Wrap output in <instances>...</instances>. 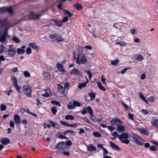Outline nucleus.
Listing matches in <instances>:
<instances>
[{"label":"nucleus","mask_w":158,"mask_h":158,"mask_svg":"<svg viewBox=\"0 0 158 158\" xmlns=\"http://www.w3.org/2000/svg\"><path fill=\"white\" fill-rule=\"evenodd\" d=\"M103 149V154L104 155L106 156V155L108 153V151L105 148H104Z\"/></svg>","instance_id":"nucleus-52"},{"label":"nucleus","mask_w":158,"mask_h":158,"mask_svg":"<svg viewBox=\"0 0 158 158\" xmlns=\"http://www.w3.org/2000/svg\"><path fill=\"white\" fill-rule=\"evenodd\" d=\"M51 103L53 105H55L58 106H60V103L58 101H52Z\"/></svg>","instance_id":"nucleus-39"},{"label":"nucleus","mask_w":158,"mask_h":158,"mask_svg":"<svg viewBox=\"0 0 158 158\" xmlns=\"http://www.w3.org/2000/svg\"><path fill=\"white\" fill-rule=\"evenodd\" d=\"M97 85L98 88L104 91L106 90V89L102 85L101 83L100 82H98Z\"/></svg>","instance_id":"nucleus-30"},{"label":"nucleus","mask_w":158,"mask_h":158,"mask_svg":"<svg viewBox=\"0 0 158 158\" xmlns=\"http://www.w3.org/2000/svg\"><path fill=\"white\" fill-rule=\"evenodd\" d=\"M51 111L53 114H55L57 112V110L55 106H53L51 109Z\"/></svg>","instance_id":"nucleus-40"},{"label":"nucleus","mask_w":158,"mask_h":158,"mask_svg":"<svg viewBox=\"0 0 158 158\" xmlns=\"http://www.w3.org/2000/svg\"><path fill=\"white\" fill-rule=\"evenodd\" d=\"M133 141L136 144L139 145H143V139L138 135L134 134L132 136Z\"/></svg>","instance_id":"nucleus-4"},{"label":"nucleus","mask_w":158,"mask_h":158,"mask_svg":"<svg viewBox=\"0 0 158 158\" xmlns=\"http://www.w3.org/2000/svg\"><path fill=\"white\" fill-rule=\"evenodd\" d=\"M23 74L24 76L26 77H30L31 76L30 73L27 71H25Z\"/></svg>","instance_id":"nucleus-41"},{"label":"nucleus","mask_w":158,"mask_h":158,"mask_svg":"<svg viewBox=\"0 0 158 158\" xmlns=\"http://www.w3.org/2000/svg\"><path fill=\"white\" fill-rule=\"evenodd\" d=\"M58 91L59 92L61 93L63 95H66V90L65 89L63 88V86H62L60 85H59L58 86Z\"/></svg>","instance_id":"nucleus-14"},{"label":"nucleus","mask_w":158,"mask_h":158,"mask_svg":"<svg viewBox=\"0 0 158 158\" xmlns=\"http://www.w3.org/2000/svg\"><path fill=\"white\" fill-rule=\"evenodd\" d=\"M128 134L127 133H123L118 136L119 139L122 140V139H127L128 138Z\"/></svg>","instance_id":"nucleus-18"},{"label":"nucleus","mask_w":158,"mask_h":158,"mask_svg":"<svg viewBox=\"0 0 158 158\" xmlns=\"http://www.w3.org/2000/svg\"><path fill=\"white\" fill-rule=\"evenodd\" d=\"M87 61L85 54L81 52H79L77 54L76 59V62L77 64H84Z\"/></svg>","instance_id":"nucleus-2"},{"label":"nucleus","mask_w":158,"mask_h":158,"mask_svg":"<svg viewBox=\"0 0 158 158\" xmlns=\"http://www.w3.org/2000/svg\"><path fill=\"white\" fill-rule=\"evenodd\" d=\"M128 69V68H125L123 69L120 72V73L122 74H123Z\"/></svg>","instance_id":"nucleus-62"},{"label":"nucleus","mask_w":158,"mask_h":158,"mask_svg":"<svg viewBox=\"0 0 158 158\" xmlns=\"http://www.w3.org/2000/svg\"><path fill=\"white\" fill-rule=\"evenodd\" d=\"M7 12L10 14H13L14 11L11 7L4 6L0 7V13Z\"/></svg>","instance_id":"nucleus-6"},{"label":"nucleus","mask_w":158,"mask_h":158,"mask_svg":"<svg viewBox=\"0 0 158 158\" xmlns=\"http://www.w3.org/2000/svg\"><path fill=\"white\" fill-rule=\"evenodd\" d=\"M87 113H89L90 115L91 116V119L93 120V118L94 117V116L93 111L92 108L89 106H88Z\"/></svg>","instance_id":"nucleus-19"},{"label":"nucleus","mask_w":158,"mask_h":158,"mask_svg":"<svg viewBox=\"0 0 158 158\" xmlns=\"http://www.w3.org/2000/svg\"><path fill=\"white\" fill-rule=\"evenodd\" d=\"M42 15L41 14H39L38 15L35 14H32L31 15V17L33 19H37L39 17L41 16Z\"/></svg>","instance_id":"nucleus-29"},{"label":"nucleus","mask_w":158,"mask_h":158,"mask_svg":"<svg viewBox=\"0 0 158 158\" xmlns=\"http://www.w3.org/2000/svg\"><path fill=\"white\" fill-rule=\"evenodd\" d=\"M12 82L14 83V86L16 85H17V79L16 77L13 76L12 77Z\"/></svg>","instance_id":"nucleus-35"},{"label":"nucleus","mask_w":158,"mask_h":158,"mask_svg":"<svg viewBox=\"0 0 158 158\" xmlns=\"http://www.w3.org/2000/svg\"><path fill=\"white\" fill-rule=\"evenodd\" d=\"M150 149L151 151H156L157 150L156 147L154 146H152L150 147Z\"/></svg>","instance_id":"nucleus-55"},{"label":"nucleus","mask_w":158,"mask_h":158,"mask_svg":"<svg viewBox=\"0 0 158 158\" xmlns=\"http://www.w3.org/2000/svg\"><path fill=\"white\" fill-rule=\"evenodd\" d=\"M133 57L135 60L139 61H142L144 59L143 56L141 54L135 55Z\"/></svg>","instance_id":"nucleus-11"},{"label":"nucleus","mask_w":158,"mask_h":158,"mask_svg":"<svg viewBox=\"0 0 158 158\" xmlns=\"http://www.w3.org/2000/svg\"><path fill=\"white\" fill-rule=\"evenodd\" d=\"M65 119L66 120H73L75 119L74 116L71 115H68L65 116Z\"/></svg>","instance_id":"nucleus-31"},{"label":"nucleus","mask_w":158,"mask_h":158,"mask_svg":"<svg viewBox=\"0 0 158 158\" xmlns=\"http://www.w3.org/2000/svg\"><path fill=\"white\" fill-rule=\"evenodd\" d=\"M6 106L3 104H1L0 106V110L2 111H4L6 109Z\"/></svg>","instance_id":"nucleus-45"},{"label":"nucleus","mask_w":158,"mask_h":158,"mask_svg":"<svg viewBox=\"0 0 158 158\" xmlns=\"http://www.w3.org/2000/svg\"><path fill=\"white\" fill-rule=\"evenodd\" d=\"M23 92L24 94L28 97H31V96L32 94L31 93V87L26 85L23 87Z\"/></svg>","instance_id":"nucleus-5"},{"label":"nucleus","mask_w":158,"mask_h":158,"mask_svg":"<svg viewBox=\"0 0 158 158\" xmlns=\"http://www.w3.org/2000/svg\"><path fill=\"white\" fill-rule=\"evenodd\" d=\"M73 102L74 104L75 107L76 106H80L81 105V104L80 102L77 101H73Z\"/></svg>","instance_id":"nucleus-42"},{"label":"nucleus","mask_w":158,"mask_h":158,"mask_svg":"<svg viewBox=\"0 0 158 158\" xmlns=\"http://www.w3.org/2000/svg\"><path fill=\"white\" fill-rule=\"evenodd\" d=\"M4 51L3 46V45H1L0 46V53H3Z\"/></svg>","instance_id":"nucleus-61"},{"label":"nucleus","mask_w":158,"mask_h":158,"mask_svg":"<svg viewBox=\"0 0 158 158\" xmlns=\"http://www.w3.org/2000/svg\"><path fill=\"white\" fill-rule=\"evenodd\" d=\"M87 73H88L89 75V79L91 78L92 77V74L91 73L90 70L89 69H87L86 71Z\"/></svg>","instance_id":"nucleus-51"},{"label":"nucleus","mask_w":158,"mask_h":158,"mask_svg":"<svg viewBox=\"0 0 158 158\" xmlns=\"http://www.w3.org/2000/svg\"><path fill=\"white\" fill-rule=\"evenodd\" d=\"M88 107L84 108L82 110L81 113L82 114L84 115L86 114L87 112L88 111Z\"/></svg>","instance_id":"nucleus-44"},{"label":"nucleus","mask_w":158,"mask_h":158,"mask_svg":"<svg viewBox=\"0 0 158 158\" xmlns=\"http://www.w3.org/2000/svg\"><path fill=\"white\" fill-rule=\"evenodd\" d=\"M16 50L12 48H10L8 50V55L9 56L13 57L16 53Z\"/></svg>","instance_id":"nucleus-10"},{"label":"nucleus","mask_w":158,"mask_h":158,"mask_svg":"<svg viewBox=\"0 0 158 158\" xmlns=\"http://www.w3.org/2000/svg\"><path fill=\"white\" fill-rule=\"evenodd\" d=\"M64 12L65 14L68 15L69 16H71L72 15V14L68 10H65Z\"/></svg>","instance_id":"nucleus-57"},{"label":"nucleus","mask_w":158,"mask_h":158,"mask_svg":"<svg viewBox=\"0 0 158 158\" xmlns=\"http://www.w3.org/2000/svg\"><path fill=\"white\" fill-rule=\"evenodd\" d=\"M49 37L54 41L59 42L64 40L63 38L61 37V35L59 33H54L50 35Z\"/></svg>","instance_id":"nucleus-3"},{"label":"nucleus","mask_w":158,"mask_h":158,"mask_svg":"<svg viewBox=\"0 0 158 158\" xmlns=\"http://www.w3.org/2000/svg\"><path fill=\"white\" fill-rule=\"evenodd\" d=\"M26 52L27 54H30L31 52V49L30 48L28 47L27 48Z\"/></svg>","instance_id":"nucleus-48"},{"label":"nucleus","mask_w":158,"mask_h":158,"mask_svg":"<svg viewBox=\"0 0 158 158\" xmlns=\"http://www.w3.org/2000/svg\"><path fill=\"white\" fill-rule=\"evenodd\" d=\"M109 143L110 144V147L114 150L116 151H120V148L119 147L115 144L114 143L111 142H109Z\"/></svg>","instance_id":"nucleus-13"},{"label":"nucleus","mask_w":158,"mask_h":158,"mask_svg":"<svg viewBox=\"0 0 158 158\" xmlns=\"http://www.w3.org/2000/svg\"><path fill=\"white\" fill-rule=\"evenodd\" d=\"M49 121L51 123L52 127L56 128H59V125L57 124L56 122H53L51 120H49Z\"/></svg>","instance_id":"nucleus-25"},{"label":"nucleus","mask_w":158,"mask_h":158,"mask_svg":"<svg viewBox=\"0 0 158 158\" xmlns=\"http://www.w3.org/2000/svg\"><path fill=\"white\" fill-rule=\"evenodd\" d=\"M12 40L18 43H19L20 41V40L16 36L13 37L12 38Z\"/></svg>","instance_id":"nucleus-34"},{"label":"nucleus","mask_w":158,"mask_h":158,"mask_svg":"<svg viewBox=\"0 0 158 158\" xmlns=\"http://www.w3.org/2000/svg\"><path fill=\"white\" fill-rule=\"evenodd\" d=\"M56 148L58 149L57 153H61V152H63V151H66L69 149V148L66 146L64 142L62 141L59 143Z\"/></svg>","instance_id":"nucleus-1"},{"label":"nucleus","mask_w":158,"mask_h":158,"mask_svg":"<svg viewBox=\"0 0 158 158\" xmlns=\"http://www.w3.org/2000/svg\"><path fill=\"white\" fill-rule=\"evenodd\" d=\"M112 135L113 137H115V138H116L118 136V134L116 131L113 132V133L112 134Z\"/></svg>","instance_id":"nucleus-56"},{"label":"nucleus","mask_w":158,"mask_h":158,"mask_svg":"<svg viewBox=\"0 0 158 158\" xmlns=\"http://www.w3.org/2000/svg\"><path fill=\"white\" fill-rule=\"evenodd\" d=\"M25 52V50L21 48H18L17 50V52L18 54L24 53Z\"/></svg>","instance_id":"nucleus-38"},{"label":"nucleus","mask_w":158,"mask_h":158,"mask_svg":"<svg viewBox=\"0 0 158 158\" xmlns=\"http://www.w3.org/2000/svg\"><path fill=\"white\" fill-rule=\"evenodd\" d=\"M65 144L66 146H70L72 144V143L70 140H68L66 142Z\"/></svg>","instance_id":"nucleus-53"},{"label":"nucleus","mask_w":158,"mask_h":158,"mask_svg":"<svg viewBox=\"0 0 158 158\" xmlns=\"http://www.w3.org/2000/svg\"><path fill=\"white\" fill-rule=\"evenodd\" d=\"M148 100L151 102H153L154 101L155 99L152 96H150L148 98Z\"/></svg>","instance_id":"nucleus-54"},{"label":"nucleus","mask_w":158,"mask_h":158,"mask_svg":"<svg viewBox=\"0 0 158 158\" xmlns=\"http://www.w3.org/2000/svg\"><path fill=\"white\" fill-rule=\"evenodd\" d=\"M151 123L152 126L158 128V119L152 120L151 121Z\"/></svg>","instance_id":"nucleus-21"},{"label":"nucleus","mask_w":158,"mask_h":158,"mask_svg":"<svg viewBox=\"0 0 158 158\" xmlns=\"http://www.w3.org/2000/svg\"><path fill=\"white\" fill-rule=\"evenodd\" d=\"M56 25L58 26H61L62 25V22L60 20H59L57 19H53L52 20Z\"/></svg>","instance_id":"nucleus-28"},{"label":"nucleus","mask_w":158,"mask_h":158,"mask_svg":"<svg viewBox=\"0 0 158 158\" xmlns=\"http://www.w3.org/2000/svg\"><path fill=\"white\" fill-rule=\"evenodd\" d=\"M10 126L11 127H14L15 124H14V122L13 121H10Z\"/></svg>","instance_id":"nucleus-64"},{"label":"nucleus","mask_w":158,"mask_h":158,"mask_svg":"<svg viewBox=\"0 0 158 158\" xmlns=\"http://www.w3.org/2000/svg\"><path fill=\"white\" fill-rule=\"evenodd\" d=\"M107 128L111 131H112L114 130V127L111 126H107Z\"/></svg>","instance_id":"nucleus-63"},{"label":"nucleus","mask_w":158,"mask_h":158,"mask_svg":"<svg viewBox=\"0 0 158 158\" xmlns=\"http://www.w3.org/2000/svg\"><path fill=\"white\" fill-rule=\"evenodd\" d=\"M125 129V127L124 126L120 124L117 126V130L118 132H123Z\"/></svg>","instance_id":"nucleus-20"},{"label":"nucleus","mask_w":158,"mask_h":158,"mask_svg":"<svg viewBox=\"0 0 158 158\" xmlns=\"http://www.w3.org/2000/svg\"><path fill=\"white\" fill-rule=\"evenodd\" d=\"M139 98L143 100H144L145 99V98L143 94L141 93H139Z\"/></svg>","instance_id":"nucleus-47"},{"label":"nucleus","mask_w":158,"mask_h":158,"mask_svg":"<svg viewBox=\"0 0 158 158\" xmlns=\"http://www.w3.org/2000/svg\"><path fill=\"white\" fill-rule=\"evenodd\" d=\"M86 84L85 83H83L80 84L78 86V88L79 89H81L83 87H85L86 86Z\"/></svg>","instance_id":"nucleus-43"},{"label":"nucleus","mask_w":158,"mask_h":158,"mask_svg":"<svg viewBox=\"0 0 158 158\" xmlns=\"http://www.w3.org/2000/svg\"><path fill=\"white\" fill-rule=\"evenodd\" d=\"M0 141L2 145H6L10 143V140L7 138H4L1 139Z\"/></svg>","instance_id":"nucleus-17"},{"label":"nucleus","mask_w":158,"mask_h":158,"mask_svg":"<svg viewBox=\"0 0 158 158\" xmlns=\"http://www.w3.org/2000/svg\"><path fill=\"white\" fill-rule=\"evenodd\" d=\"M56 67L58 71L60 72L63 74H65L66 71L64 69L62 64L57 63Z\"/></svg>","instance_id":"nucleus-8"},{"label":"nucleus","mask_w":158,"mask_h":158,"mask_svg":"<svg viewBox=\"0 0 158 158\" xmlns=\"http://www.w3.org/2000/svg\"><path fill=\"white\" fill-rule=\"evenodd\" d=\"M29 46L36 51L39 50V48L35 43H31L29 44Z\"/></svg>","instance_id":"nucleus-22"},{"label":"nucleus","mask_w":158,"mask_h":158,"mask_svg":"<svg viewBox=\"0 0 158 158\" xmlns=\"http://www.w3.org/2000/svg\"><path fill=\"white\" fill-rule=\"evenodd\" d=\"M119 60L118 59H116L114 60L111 61V64L113 65H116L119 62Z\"/></svg>","instance_id":"nucleus-33"},{"label":"nucleus","mask_w":158,"mask_h":158,"mask_svg":"<svg viewBox=\"0 0 158 158\" xmlns=\"http://www.w3.org/2000/svg\"><path fill=\"white\" fill-rule=\"evenodd\" d=\"M60 123L68 127L69 123L66 121H60Z\"/></svg>","instance_id":"nucleus-50"},{"label":"nucleus","mask_w":158,"mask_h":158,"mask_svg":"<svg viewBox=\"0 0 158 158\" xmlns=\"http://www.w3.org/2000/svg\"><path fill=\"white\" fill-rule=\"evenodd\" d=\"M142 112L144 114L147 115L148 114V112L146 110L143 109L142 110Z\"/></svg>","instance_id":"nucleus-60"},{"label":"nucleus","mask_w":158,"mask_h":158,"mask_svg":"<svg viewBox=\"0 0 158 158\" xmlns=\"http://www.w3.org/2000/svg\"><path fill=\"white\" fill-rule=\"evenodd\" d=\"M44 79L45 80H50L51 79V74L48 72H44L43 73Z\"/></svg>","instance_id":"nucleus-12"},{"label":"nucleus","mask_w":158,"mask_h":158,"mask_svg":"<svg viewBox=\"0 0 158 158\" xmlns=\"http://www.w3.org/2000/svg\"><path fill=\"white\" fill-rule=\"evenodd\" d=\"M89 95L91 98L90 99L91 100L94 99L95 97V94L94 93L91 92L89 94Z\"/></svg>","instance_id":"nucleus-37"},{"label":"nucleus","mask_w":158,"mask_h":158,"mask_svg":"<svg viewBox=\"0 0 158 158\" xmlns=\"http://www.w3.org/2000/svg\"><path fill=\"white\" fill-rule=\"evenodd\" d=\"M6 39V33L3 34L0 36V42L1 43L4 42Z\"/></svg>","instance_id":"nucleus-24"},{"label":"nucleus","mask_w":158,"mask_h":158,"mask_svg":"<svg viewBox=\"0 0 158 158\" xmlns=\"http://www.w3.org/2000/svg\"><path fill=\"white\" fill-rule=\"evenodd\" d=\"M93 135L96 137H100L101 136L100 133L98 132H94L93 133Z\"/></svg>","instance_id":"nucleus-36"},{"label":"nucleus","mask_w":158,"mask_h":158,"mask_svg":"<svg viewBox=\"0 0 158 158\" xmlns=\"http://www.w3.org/2000/svg\"><path fill=\"white\" fill-rule=\"evenodd\" d=\"M121 141L122 142L127 144H128L130 142L129 140L127 139H122V140Z\"/></svg>","instance_id":"nucleus-46"},{"label":"nucleus","mask_w":158,"mask_h":158,"mask_svg":"<svg viewBox=\"0 0 158 158\" xmlns=\"http://www.w3.org/2000/svg\"><path fill=\"white\" fill-rule=\"evenodd\" d=\"M128 116L130 119L132 120L134 119L133 115L131 113H129L128 114Z\"/></svg>","instance_id":"nucleus-59"},{"label":"nucleus","mask_w":158,"mask_h":158,"mask_svg":"<svg viewBox=\"0 0 158 158\" xmlns=\"http://www.w3.org/2000/svg\"><path fill=\"white\" fill-rule=\"evenodd\" d=\"M61 153H63L64 155L69 156L70 155V153L69 152H66L65 151H63V152H61Z\"/></svg>","instance_id":"nucleus-58"},{"label":"nucleus","mask_w":158,"mask_h":158,"mask_svg":"<svg viewBox=\"0 0 158 158\" xmlns=\"http://www.w3.org/2000/svg\"><path fill=\"white\" fill-rule=\"evenodd\" d=\"M74 6L75 8L78 10H81L82 8V6L78 3L75 4L74 5Z\"/></svg>","instance_id":"nucleus-32"},{"label":"nucleus","mask_w":158,"mask_h":158,"mask_svg":"<svg viewBox=\"0 0 158 158\" xmlns=\"http://www.w3.org/2000/svg\"><path fill=\"white\" fill-rule=\"evenodd\" d=\"M111 124L112 125H115L116 126L122 123V121L120 120L118 118H113L110 121Z\"/></svg>","instance_id":"nucleus-7"},{"label":"nucleus","mask_w":158,"mask_h":158,"mask_svg":"<svg viewBox=\"0 0 158 158\" xmlns=\"http://www.w3.org/2000/svg\"><path fill=\"white\" fill-rule=\"evenodd\" d=\"M14 121L15 123L19 124L21 123L20 118L19 116L17 114H15L14 116Z\"/></svg>","instance_id":"nucleus-16"},{"label":"nucleus","mask_w":158,"mask_h":158,"mask_svg":"<svg viewBox=\"0 0 158 158\" xmlns=\"http://www.w3.org/2000/svg\"><path fill=\"white\" fill-rule=\"evenodd\" d=\"M77 123H74L73 124H71L69 123L68 127H72L75 128V127H77Z\"/></svg>","instance_id":"nucleus-49"},{"label":"nucleus","mask_w":158,"mask_h":158,"mask_svg":"<svg viewBox=\"0 0 158 158\" xmlns=\"http://www.w3.org/2000/svg\"><path fill=\"white\" fill-rule=\"evenodd\" d=\"M57 137L59 138L64 139H68V138L64 135H63L61 132H59L57 135Z\"/></svg>","instance_id":"nucleus-27"},{"label":"nucleus","mask_w":158,"mask_h":158,"mask_svg":"<svg viewBox=\"0 0 158 158\" xmlns=\"http://www.w3.org/2000/svg\"><path fill=\"white\" fill-rule=\"evenodd\" d=\"M87 150L90 152L95 151L96 150V148L93 146L92 144L88 145L86 146Z\"/></svg>","instance_id":"nucleus-15"},{"label":"nucleus","mask_w":158,"mask_h":158,"mask_svg":"<svg viewBox=\"0 0 158 158\" xmlns=\"http://www.w3.org/2000/svg\"><path fill=\"white\" fill-rule=\"evenodd\" d=\"M139 131L146 135H148V130L144 128L139 129Z\"/></svg>","instance_id":"nucleus-23"},{"label":"nucleus","mask_w":158,"mask_h":158,"mask_svg":"<svg viewBox=\"0 0 158 158\" xmlns=\"http://www.w3.org/2000/svg\"><path fill=\"white\" fill-rule=\"evenodd\" d=\"M70 74H71L77 75L78 74L82 76L83 73L78 69L74 68L70 72Z\"/></svg>","instance_id":"nucleus-9"},{"label":"nucleus","mask_w":158,"mask_h":158,"mask_svg":"<svg viewBox=\"0 0 158 158\" xmlns=\"http://www.w3.org/2000/svg\"><path fill=\"white\" fill-rule=\"evenodd\" d=\"M67 108L69 110L74 109L75 108L73 101V102H69V104L67 105Z\"/></svg>","instance_id":"nucleus-26"}]
</instances>
